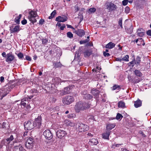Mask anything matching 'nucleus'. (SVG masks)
<instances>
[{
  "instance_id": "f257e3e1",
  "label": "nucleus",
  "mask_w": 151,
  "mask_h": 151,
  "mask_svg": "<svg viewBox=\"0 0 151 151\" xmlns=\"http://www.w3.org/2000/svg\"><path fill=\"white\" fill-rule=\"evenodd\" d=\"M90 107V105L87 103H83L81 102L77 103L75 106V109L77 112H79L81 111L84 110L88 109Z\"/></svg>"
},
{
  "instance_id": "f03ea898",
  "label": "nucleus",
  "mask_w": 151,
  "mask_h": 151,
  "mask_svg": "<svg viewBox=\"0 0 151 151\" xmlns=\"http://www.w3.org/2000/svg\"><path fill=\"white\" fill-rule=\"evenodd\" d=\"M105 6L106 9L109 12L114 11L117 8L116 5L112 2H106L105 4Z\"/></svg>"
},
{
  "instance_id": "7ed1b4c3",
  "label": "nucleus",
  "mask_w": 151,
  "mask_h": 151,
  "mask_svg": "<svg viewBox=\"0 0 151 151\" xmlns=\"http://www.w3.org/2000/svg\"><path fill=\"white\" fill-rule=\"evenodd\" d=\"M29 15L28 17L30 21L32 23H34L37 22L36 19L35 18L38 17V16L36 11H31L29 12Z\"/></svg>"
},
{
  "instance_id": "20e7f679",
  "label": "nucleus",
  "mask_w": 151,
  "mask_h": 151,
  "mask_svg": "<svg viewBox=\"0 0 151 151\" xmlns=\"http://www.w3.org/2000/svg\"><path fill=\"white\" fill-rule=\"evenodd\" d=\"M74 101V99L73 97L68 96L63 99L62 102L64 104L69 105L73 102Z\"/></svg>"
},
{
  "instance_id": "39448f33",
  "label": "nucleus",
  "mask_w": 151,
  "mask_h": 151,
  "mask_svg": "<svg viewBox=\"0 0 151 151\" xmlns=\"http://www.w3.org/2000/svg\"><path fill=\"white\" fill-rule=\"evenodd\" d=\"M25 128L28 130H30L35 127V123L32 121H28L24 123Z\"/></svg>"
},
{
  "instance_id": "423d86ee",
  "label": "nucleus",
  "mask_w": 151,
  "mask_h": 151,
  "mask_svg": "<svg viewBox=\"0 0 151 151\" xmlns=\"http://www.w3.org/2000/svg\"><path fill=\"white\" fill-rule=\"evenodd\" d=\"M77 129L80 132H84L88 129V127L87 125L83 124H79L78 126Z\"/></svg>"
},
{
  "instance_id": "0eeeda50",
  "label": "nucleus",
  "mask_w": 151,
  "mask_h": 151,
  "mask_svg": "<svg viewBox=\"0 0 151 151\" xmlns=\"http://www.w3.org/2000/svg\"><path fill=\"white\" fill-rule=\"evenodd\" d=\"M56 134L58 138L61 139L65 136L67 134V133L65 131L63 130L59 129L57 131Z\"/></svg>"
},
{
  "instance_id": "6e6552de",
  "label": "nucleus",
  "mask_w": 151,
  "mask_h": 151,
  "mask_svg": "<svg viewBox=\"0 0 151 151\" xmlns=\"http://www.w3.org/2000/svg\"><path fill=\"white\" fill-rule=\"evenodd\" d=\"M45 138L48 140L51 139L52 137V134L50 130H46L43 133Z\"/></svg>"
},
{
  "instance_id": "1a4fd4ad",
  "label": "nucleus",
  "mask_w": 151,
  "mask_h": 151,
  "mask_svg": "<svg viewBox=\"0 0 151 151\" xmlns=\"http://www.w3.org/2000/svg\"><path fill=\"white\" fill-rule=\"evenodd\" d=\"M33 139L32 138L29 137L27 139L25 144V145L28 148H32L33 145Z\"/></svg>"
},
{
  "instance_id": "9d476101",
  "label": "nucleus",
  "mask_w": 151,
  "mask_h": 151,
  "mask_svg": "<svg viewBox=\"0 0 151 151\" xmlns=\"http://www.w3.org/2000/svg\"><path fill=\"white\" fill-rule=\"evenodd\" d=\"M41 116H38L37 118L35 120L34 123L35 124V127H39L41 124Z\"/></svg>"
},
{
  "instance_id": "9b49d317",
  "label": "nucleus",
  "mask_w": 151,
  "mask_h": 151,
  "mask_svg": "<svg viewBox=\"0 0 151 151\" xmlns=\"http://www.w3.org/2000/svg\"><path fill=\"white\" fill-rule=\"evenodd\" d=\"M69 89L68 87L65 88L63 90L60 91V95L62 96L68 93L69 92Z\"/></svg>"
},
{
  "instance_id": "f8f14e48",
  "label": "nucleus",
  "mask_w": 151,
  "mask_h": 151,
  "mask_svg": "<svg viewBox=\"0 0 151 151\" xmlns=\"http://www.w3.org/2000/svg\"><path fill=\"white\" fill-rule=\"evenodd\" d=\"M74 32L76 34L80 37H82L85 35V32L83 29H78L77 30H76L74 29Z\"/></svg>"
},
{
  "instance_id": "ddd939ff",
  "label": "nucleus",
  "mask_w": 151,
  "mask_h": 151,
  "mask_svg": "<svg viewBox=\"0 0 151 151\" xmlns=\"http://www.w3.org/2000/svg\"><path fill=\"white\" fill-rule=\"evenodd\" d=\"M64 124L70 127H74L75 125V124L74 122L67 119L64 121Z\"/></svg>"
},
{
  "instance_id": "4468645a",
  "label": "nucleus",
  "mask_w": 151,
  "mask_h": 151,
  "mask_svg": "<svg viewBox=\"0 0 151 151\" xmlns=\"http://www.w3.org/2000/svg\"><path fill=\"white\" fill-rule=\"evenodd\" d=\"M14 58V56L10 53L6 55V61L7 62H10L12 61Z\"/></svg>"
},
{
  "instance_id": "2eb2a0df",
  "label": "nucleus",
  "mask_w": 151,
  "mask_h": 151,
  "mask_svg": "<svg viewBox=\"0 0 151 151\" xmlns=\"http://www.w3.org/2000/svg\"><path fill=\"white\" fill-rule=\"evenodd\" d=\"M56 20L58 22H64L67 20V17L59 16L56 18Z\"/></svg>"
},
{
  "instance_id": "dca6fc26",
  "label": "nucleus",
  "mask_w": 151,
  "mask_h": 151,
  "mask_svg": "<svg viewBox=\"0 0 151 151\" xmlns=\"http://www.w3.org/2000/svg\"><path fill=\"white\" fill-rule=\"evenodd\" d=\"M98 143V142L97 140L94 138L91 139L88 142V144L91 145H96Z\"/></svg>"
},
{
  "instance_id": "f3484780",
  "label": "nucleus",
  "mask_w": 151,
  "mask_h": 151,
  "mask_svg": "<svg viewBox=\"0 0 151 151\" xmlns=\"http://www.w3.org/2000/svg\"><path fill=\"white\" fill-rule=\"evenodd\" d=\"M116 126L115 124H109L106 126V129L107 130H110L114 128Z\"/></svg>"
},
{
  "instance_id": "a211bd4d",
  "label": "nucleus",
  "mask_w": 151,
  "mask_h": 151,
  "mask_svg": "<svg viewBox=\"0 0 151 151\" xmlns=\"http://www.w3.org/2000/svg\"><path fill=\"white\" fill-rule=\"evenodd\" d=\"M137 33L138 35L141 37H142L144 35L145 33L143 29L141 28H139L138 29Z\"/></svg>"
},
{
  "instance_id": "6ab92c4d",
  "label": "nucleus",
  "mask_w": 151,
  "mask_h": 151,
  "mask_svg": "<svg viewBox=\"0 0 151 151\" xmlns=\"http://www.w3.org/2000/svg\"><path fill=\"white\" fill-rule=\"evenodd\" d=\"M115 45L114 43L111 42L109 43L106 45L105 47L106 48L112 49L114 47Z\"/></svg>"
},
{
  "instance_id": "aec40b11",
  "label": "nucleus",
  "mask_w": 151,
  "mask_h": 151,
  "mask_svg": "<svg viewBox=\"0 0 151 151\" xmlns=\"http://www.w3.org/2000/svg\"><path fill=\"white\" fill-rule=\"evenodd\" d=\"M141 105L142 102L139 99L137 100L134 102V106L136 108H138L139 107H140L141 106Z\"/></svg>"
},
{
  "instance_id": "412c9836",
  "label": "nucleus",
  "mask_w": 151,
  "mask_h": 151,
  "mask_svg": "<svg viewBox=\"0 0 151 151\" xmlns=\"http://www.w3.org/2000/svg\"><path fill=\"white\" fill-rule=\"evenodd\" d=\"M110 134V132H108L103 133L102 134L103 138L105 139H108Z\"/></svg>"
},
{
  "instance_id": "4be33fe9",
  "label": "nucleus",
  "mask_w": 151,
  "mask_h": 151,
  "mask_svg": "<svg viewBox=\"0 0 151 151\" xmlns=\"http://www.w3.org/2000/svg\"><path fill=\"white\" fill-rule=\"evenodd\" d=\"M19 30V26L18 25L15 26L11 30V32L13 33L17 32Z\"/></svg>"
},
{
  "instance_id": "5701e85b",
  "label": "nucleus",
  "mask_w": 151,
  "mask_h": 151,
  "mask_svg": "<svg viewBox=\"0 0 151 151\" xmlns=\"http://www.w3.org/2000/svg\"><path fill=\"white\" fill-rule=\"evenodd\" d=\"M134 73L135 75L139 77H141L142 76V74L139 70H135L134 71Z\"/></svg>"
},
{
  "instance_id": "b1692460",
  "label": "nucleus",
  "mask_w": 151,
  "mask_h": 151,
  "mask_svg": "<svg viewBox=\"0 0 151 151\" xmlns=\"http://www.w3.org/2000/svg\"><path fill=\"white\" fill-rule=\"evenodd\" d=\"M91 51H86L84 52V56L85 57L89 56L91 54Z\"/></svg>"
},
{
  "instance_id": "393cba45",
  "label": "nucleus",
  "mask_w": 151,
  "mask_h": 151,
  "mask_svg": "<svg viewBox=\"0 0 151 151\" xmlns=\"http://www.w3.org/2000/svg\"><path fill=\"white\" fill-rule=\"evenodd\" d=\"M15 151H23V149L22 146H17L15 148Z\"/></svg>"
},
{
  "instance_id": "a878e982",
  "label": "nucleus",
  "mask_w": 151,
  "mask_h": 151,
  "mask_svg": "<svg viewBox=\"0 0 151 151\" xmlns=\"http://www.w3.org/2000/svg\"><path fill=\"white\" fill-rule=\"evenodd\" d=\"M125 103L122 101H120L118 103V106L119 107H125Z\"/></svg>"
},
{
  "instance_id": "bb28decb",
  "label": "nucleus",
  "mask_w": 151,
  "mask_h": 151,
  "mask_svg": "<svg viewBox=\"0 0 151 151\" xmlns=\"http://www.w3.org/2000/svg\"><path fill=\"white\" fill-rule=\"evenodd\" d=\"M120 87L119 86L117 85H114L112 88V90H114L116 89H117V90H119L120 89Z\"/></svg>"
},
{
  "instance_id": "cd10ccee",
  "label": "nucleus",
  "mask_w": 151,
  "mask_h": 151,
  "mask_svg": "<svg viewBox=\"0 0 151 151\" xmlns=\"http://www.w3.org/2000/svg\"><path fill=\"white\" fill-rule=\"evenodd\" d=\"M56 12L55 10H54L51 14L50 16L49 17V19H50L54 17L55 15L56 14Z\"/></svg>"
},
{
  "instance_id": "c85d7f7f",
  "label": "nucleus",
  "mask_w": 151,
  "mask_h": 151,
  "mask_svg": "<svg viewBox=\"0 0 151 151\" xmlns=\"http://www.w3.org/2000/svg\"><path fill=\"white\" fill-rule=\"evenodd\" d=\"M138 41L141 42H143V40L142 38H139V39H137L136 40V42L137 44V45H140L141 43H140L138 42Z\"/></svg>"
},
{
  "instance_id": "c756f323",
  "label": "nucleus",
  "mask_w": 151,
  "mask_h": 151,
  "mask_svg": "<svg viewBox=\"0 0 151 151\" xmlns=\"http://www.w3.org/2000/svg\"><path fill=\"white\" fill-rule=\"evenodd\" d=\"M14 139L13 136L12 135L10 136V137L9 138H7L6 139V141L8 142V143H9L10 142L12 141Z\"/></svg>"
},
{
  "instance_id": "7c9ffc66",
  "label": "nucleus",
  "mask_w": 151,
  "mask_h": 151,
  "mask_svg": "<svg viewBox=\"0 0 151 151\" xmlns=\"http://www.w3.org/2000/svg\"><path fill=\"white\" fill-rule=\"evenodd\" d=\"M129 56L128 55H126L124 57L122 58V60H124L127 61H129Z\"/></svg>"
},
{
  "instance_id": "2f4dec72",
  "label": "nucleus",
  "mask_w": 151,
  "mask_h": 151,
  "mask_svg": "<svg viewBox=\"0 0 151 151\" xmlns=\"http://www.w3.org/2000/svg\"><path fill=\"white\" fill-rule=\"evenodd\" d=\"M67 36L70 38H71L73 37V34L70 32H68L67 33Z\"/></svg>"
},
{
  "instance_id": "473e14b6",
  "label": "nucleus",
  "mask_w": 151,
  "mask_h": 151,
  "mask_svg": "<svg viewBox=\"0 0 151 151\" xmlns=\"http://www.w3.org/2000/svg\"><path fill=\"white\" fill-rule=\"evenodd\" d=\"M96 11V9L95 8H92L89 9L88 10V12L89 13H93L95 12Z\"/></svg>"
},
{
  "instance_id": "72a5a7b5",
  "label": "nucleus",
  "mask_w": 151,
  "mask_h": 151,
  "mask_svg": "<svg viewBox=\"0 0 151 151\" xmlns=\"http://www.w3.org/2000/svg\"><path fill=\"white\" fill-rule=\"evenodd\" d=\"M123 117V116L121 114L119 113H118L116 115V118L117 120L119 119L120 118H122Z\"/></svg>"
},
{
  "instance_id": "f704fd0d",
  "label": "nucleus",
  "mask_w": 151,
  "mask_h": 151,
  "mask_svg": "<svg viewBox=\"0 0 151 151\" xmlns=\"http://www.w3.org/2000/svg\"><path fill=\"white\" fill-rule=\"evenodd\" d=\"M140 58L139 57L137 56V57L136 58V63H137L138 64H139L140 62Z\"/></svg>"
},
{
  "instance_id": "c9c22d12",
  "label": "nucleus",
  "mask_w": 151,
  "mask_h": 151,
  "mask_svg": "<svg viewBox=\"0 0 151 151\" xmlns=\"http://www.w3.org/2000/svg\"><path fill=\"white\" fill-rule=\"evenodd\" d=\"M92 94L94 95H97L98 94V92L96 90H93L92 91Z\"/></svg>"
},
{
  "instance_id": "e433bc0d",
  "label": "nucleus",
  "mask_w": 151,
  "mask_h": 151,
  "mask_svg": "<svg viewBox=\"0 0 151 151\" xmlns=\"http://www.w3.org/2000/svg\"><path fill=\"white\" fill-rule=\"evenodd\" d=\"M128 2V0H124L122 2V4L124 6H126Z\"/></svg>"
},
{
  "instance_id": "4c0bfd02",
  "label": "nucleus",
  "mask_w": 151,
  "mask_h": 151,
  "mask_svg": "<svg viewBox=\"0 0 151 151\" xmlns=\"http://www.w3.org/2000/svg\"><path fill=\"white\" fill-rule=\"evenodd\" d=\"M89 41V40H81V41H80V43L81 44H84V43H86L87 42H88Z\"/></svg>"
},
{
  "instance_id": "58836bf2",
  "label": "nucleus",
  "mask_w": 151,
  "mask_h": 151,
  "mask_svg": "<svg viewBox=\"0 0 151 151\" xmlns=\"http://www.w3.org/2000/svg\"><path fill=\"white\" fill-rule=\"evenodd\" d=\"M119 24L121 28H123L122 25V19H119Z\"/></svg>"
},
{
  "instance_id": "ea45409f",
  "label": "nucleus",
  "mask_w": 151,
  "mask_h": 151,
  "mask_svg": "<svg viewBox=\"0 0 151 151\" xmlns=\"http://www.w3.org/2000/svg\"><path fill=\"white\" fill-rule=\"evenodd\" d=\"M17 56L19 58H22L23 57V54L21 52L18 54Z\"/></svg>"
},
{
  "instance_id": "a19ab883",
  "label": "nucleus",
  "mask_w": 151,
  "mask_h": 151,
  "mask_svg": "<svg viewBox=\"0 0 151 151\" xmlns=\"http://www.w3.org/2000/svg\"><path fill=\"white\" fill-rule=\"evenodd\" d=\"M103 55L104 56H110V54L109 53H106V52H103Z\"/></svg>"
},
{
  "instance_id": "79ce46f5",
  "label": "nucleus",
  "mask_w": 151,
  "mask_h": 151,
  "mask_svg": "<svg viewBox=\"0 0 151 151\" xmlns=\"http://www.w3.org/2000/svg\"><path fill=\"white\" fill-rule=\"evenodd\" d=\"M121 144H116L115 145H113L112 146V148H115V147H119V145H120Z\"/></svg>"
},
{
  "instance_id": "37998d69",
  "label": "nucleus",
  "mask_w": 151,
  "mask_h": 151,
  "mask_svg": "<svg viewBox=\"0 0 151 151\" xmlns=\"http://www.w3.org/2000/svg\"><path fill=\"white\" fill-rule=\"evenodd\" d=\"M75 10L76 12L78 11L79 9V8L78 7V6L77 5H76L75 6Z\"/></svg>"
},
{
  "instance_id": "c03bdc74",
  "label": "nucleus",
  "mask_w": 151,
  "mask_h": 151,
  "mask_svg": "<svg viewBox=\"0 0 151 151\" xmlns=\"http://www.w3.org/2000/svg\"><path fill=\"white\" fill-rule=\"evenodd\" d=\"M44 22V20L43 19H40L39 21V23L40 24H42Z\"/></svg>"
},
{
  "instance_id": "a18cd8bd",
  "label": "nucleus",
  "mask_w": 151,
  "mask_h": 151,
  "mask_svg": "<svg viewBox=\"0 0 151 151\" xmlns=\"http://www.w3.org/2000/svg\"><path fill=\"white\" fill-rule=\"evenodd\" d=\"M86 96L87 98L89 99H91L92 98V96L89 94H87L86 95Z\"/></svg>"
},
{
  "instance_id": "49530a36",
  "label": "nucleus",
  "mask_w": 151,
  "mask_h": 151,
  "mask_svg": "<svg viewBox=\"0 0 151 151\" xmlns=\"http://www.w3.org/2000/svg\"><path fill=\"white\" fill-rule=\"evenodd\" d=\"M27 23V20L26 19H24L22 21V23L23 24H25Z\"/></svg>"
},
{
  "instance_id": "de8ad7c7",
  "label": "nucleus",
  "mask_w": 151,
  "mask_h": 151,
  "mask_svg": "<svg viewBox=\"0 0 151 151\" xmlns=\"http://www.w3.org/2000/svg\"><path fill=\"white\" fill-rule=\"evenodd\" d=\"M147 35H148L151 36V30H148L147 32Z\"/></svg>"
},
{
  "instance_id": "09e8293b",
  "label": "nucleus",
  "mask_w": 151,
  "mask_h": 151,
  "mask_svg": "<svg viewBox=\"0 0 151 151\" xmlns=\"http://www.w3.org/2000/svg\"><path fill=\"white\" fill-rule=\"evenodd\" d=\"M67 26L68 28L72 29H74V30L75 29H74V28H73L71 25H70L67 24Z\"/></svg>"
},
{
  "instance_id": "8fccbe9b",
  "label": "nucleus",
  "mask_w": 151,
  "mask_h": 151,
  "mask_svg": "<svg viewBox=\"0 0 151 151\" xmlns=\"http://www.w3.org/2000/svg\"><path fill=\"white\" fill-rule=\"evenodd\" d=\"M21 105H22L23 106V107H24L26 105V103L25 102H21Z\"/></svg>"
},
{
  "instance_id": "3c124183",
  "label": "nucleus",
  "mask_w": 151,
  "mask_h": 151,
  "mask_svg": "<svg viewBox=\"0 0 151 151\" xmlns=\"http://www.w3.org/2000/svg\"><path fill=\"white\" fill-rule=\"evenodd\" d=\"M65 27V24H63V25L61 26L60 27V29L61 30H63L64 29V28Z\"/></svg>"
},
{
  "instance_id": "603ef678",
  "label": "nucleus",
  "mask_w": 151,
  "mask_h": 151,
  "mask_svg": "<svg viewBox=\"0 0 151 151\" xmlns=\"http://www.w3.org/2000/svg\"><path fill=\"white\" fill-rule=\"evenodd\" d=\"M26 59L27 60L30 61L31 60V58L29 56H27L26 57Z\"/></svg>"
},
{
  "instance_id": "864d4df0",
  "label": "nucleus",
  "mask_w": 151,
  "mask_h": 151,
  "mask_svg": "<svg viewBox=\"0 0 151 151\" xmlns=\"http://www.w3.org/2000/svg\"><path fill=\"white\" fill-rule=\"evenodd\" d=\"M27 99V98H24L22 100V102H24V101H26Z\"/></svg>"
},
{
  "instance_id": "5fc2aeb1",
  "label": "nucleus",
  "mask_w": 151,
  "mask_h": 151,
  "mask_svg": "<svg viewBox=\"0 0 151 151\" xmlns=\"http://www.w3.org/2000/svg\"><path fill=\"white\" fill-rule=\"evenodd\" d=\"M2 55L3 56V57H4V58L6 57V53L5 52H3L2 53Z\"/></svg>"
},
{
  "instance_id": "6e6d98bb",
  "label": "nucleus",
  "mask_w": 151,
  "mask_h": 151,
  "mask_svg": "<svg viewBox=\"0 0 151 151\" xmlns=\"http://www.w3.org/2000/svg\"><path fill=\"white\" fill-rule=\"evenodd\" d=\"M122 151H129L128 150H127V149L125 148H122Z\"/></svg>"
},
{
  "instance_id": "4d7b16f0",
  "label": "nucleus",
  "mask_w": 151,
  "mask_h": 151,
  "mask_svg": "<svg viewBox=\"0 0 151 151\" xmlns=\"http://www.w3.org/2000/svg\"><path fill=\"white\" fill-rule=\"evenodd\" d=\"M4 79V78L3 77L1 76L0 77V81L1 82H3Z\"/></svg>"
},
{
  "instance_id": "13d9d810",
  "label": "nucleus",
  "mask_w": 151,
  "mask_h": 151,
  "mask_svg": "<svg viewBox=\"0 0 151 151\" xmlns=\"http://www.w3.org/2000/svg\"><path fill=\"white\" fill-rule=\"evenodd\" d=\"M56 25L57 26H58L59 27H60L61 25V24H60V23L58 22L57 24Z\"/></svg>"
},
{
  "instance_id": "bf43d9fd",
  "label": "nucleus",
  "mask_w": 151,
  "mask_h": 151,
  "mask_svg": "<svg viewBox=\"0 0 151 151\" xmlns=\"http://www.w3.org/2000/svg\"><path fill=\"white\" fill-rule=\"evenodd\" d=\"M19 19H17L15 21V22H16V23H18L19 22Z\"/></svg>"
},
{
  "instance_id": "052dcab7",
  "label": "nucleus",
  "mask_w": 151,
  "mask_h": 151,
  "mask_svg": "<svg viewBox=\"0 0 151 151\" xmlns=\"http://www.w3.org/2000/svg\"><path fill=\"white\" fill-rule=\"evenodd\" d=\"M125 10H127L128 11H129V9L128 7H127L125 8Z\"/></svg>"
},
{
  "instance_id": "680f3d73",
  "label": "nucleus",
  "mask_w": 151,
  "mask_h": 151,
  "mask_svg": "<svg viewBox=\"0 0 151 151\" xmlns=\"http://www.w3.org/2000/svg\"><path fill=\"white\" fill-rule=\"evenodd\" d=\"M93 151H99V150L98 149L94 148L93 149Z\"/></svg>"
},
{
  "instance_id": "e2e57ef3",
  "label": "nucleus",
  "mask_w": 151,
  "mask_h": 151,
  "mask_svg": "<svg viewBox=\"0 0 151 151\" xmlns=\"http://www.w3.org/2000/svg\"><path fill=\"white\" fill-rule=\"evenodd\" d=\"M88 135L90 137H92V135L91 133H88Z\"/></svg>"
},
{
  "instance_id": "0e129e2a",
  "label": "nucleus",
  "mask_w": 151,
  "mask_h": 151,
  "mask_svg": "<svg viewBox=\"0 0 151 151\" xmlns=\"http://www.w3.org/2000/svg\"><path fill=\"white\" fill-rule=\"evenodd\" d=\"M116 60H117L119 61H121L122 60V59H119V58L116 59Z\"/></svg>"
},
{
  "instance_id": "69168bd1",
  "label": "nucleus",
  "mask_w": 151,
  "mask_h": 151,
  "mask_svg": "<svg viewBox=\"0 0 151 151\" xmlns=\"http://www.w3.org/2000/svg\"><path fill=\"white\" fill-rule=\"evenodd\" d=\"M22 16L21 14H19V17H18V19H20Z\"/></svg>"
},
{
  "instance_id": "338daca9",
  "label": "nucleus",
  "mask_w": 151,
  "mask_h": 151,
  "mask_svg": "<svg viewBox=\"0 0 151 151\" xmlns=\"http://www.w3.org/2000/svg\"><path fill=\"white\" fill-rule=\"evenodd\" d=\"M141 133L142 134V136H143L144 137L145 136V135L143 134V133H142V132H141Z\"/></svg>"
},
{
  "instance_id": "774afa93",
  "label": "nucleus",
  "mask_w": 151,
  "mask_h": 151,
  "mask_svg": "<svg viewBox=\"0 0 151 151\" xmlns=\"http://www.w3.org/2000/svg\"><path fill=\"white\" fill-rule=\"evenodd\" d=\"M27 108L28 109H29L31 108V107L30 106H27Z\"/></svg>"
}]
</instances>
